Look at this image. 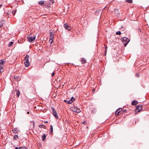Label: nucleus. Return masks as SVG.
Instances as JSON below:
<instances>
[{
	"label": "nucleus",
	"instance_id": "obj_1",
	"mask_svg": "<svg viewBox=\"0 0 149 149\" xmlns=\"http://www.w3.org/2000/svg\"><path fill=\"white\" fill-rule=\"evenodd\" d=\"M121 39L122 42L124 43V45L125 47L127 46L130 40L129 39L126 37L121 38Z\"/></svg>",
	"mask_w": 149,
	"mask_h": 149
},
{
	"label": "nucleus",
	"instance_id": "obj_2",
	"mask_svg": "<svg viewBox=\"0 0 149 149\" xmlns=\"http://www.w3.org/2000/svg\"><path fill=\"white\" fill-rule=\"evenodd\" d=\"M29 56L28 55H26L25 57V61L24 62V64L26 67H28L29 65Z\"/></svg>",
	"mask_w": 149,
	"mask_h": 149
},
{
	"label": "nucleus",
	"instance_id": "obj_3",
	"mask_svg": "<svg viewBox=\"0 0 149 149\" xmlns=\"http://www.w3.org/2000/svg\"><path fill=\"white\" fill-rule=\"evenodd\" d=\"M54 35V33H53L52 31L50 32L49 42L50 43H52L53 41Z\"/></svg>",
	"mask_w": 149,
	"mask_h": 149
},
{
	"label": "nucleus",
	"instance_id": "obj_4",
	"mask_svg": "<svg viewBox=\"0 0 149 149\" xmlns=\"http://www.w3.org/2000/svg\"><path fill=\"white\" fill-rule=\"evenodd\" d=\"M52 109L54 116L56 118L58 119V117L56 111L55 110L54 108L52 107Z\"/></svg>",
	"mask_w": 149,
	"mask_h": 149
},
{
	"label": "nucleus",
	"instance_id": "obj_5",
	"mask_svg": "<svg viewBox=\"0 0 149 149\" xmlns=\"http://www.w3.org/2000/svg\"><path fill=\"white\" fill-rule=\"evenodd\" d=\"M6 61L4 59L1 60V72H2L3 70V65L5 63Z\"/></svg>",
	"mask_w": 149,
	"mask_h": 149
},
{
	"label": "nucleus",
	"instance_id": "obj_6",
	"mask_svg": "<svg viewBox=\"0 0 149 149\" xmlns=\"http://www.w3.org/2000/svg\"><path fill=\"white\" fill-rule=\"evenodd\" d=\"M36 38V36H34L33 37H27V40L30 42L34 41Z\"/></svg>",
	"mask_w": 149,
	"mask_h": 149
},
{
	"label": "nucleus",
	"instance_id": "obj_7",
	"mask_svg": "<svg viewBox=\"0 0 149 149\" xmlns=\"http://www.w3.org/2000/svg\"><path fill=\"white\" fill-rule=\"evenodd\" d=\"M122 110V108H119L117 109L115 113L116 116H118L120 115L122 113L121 111Z\"/></svg>",
	"mask_w": 149,
	"mask_h": 149
},
{
	"label": "nucleus",
	"instance_id": "obj_8",
	"mask_svg": "<svg viewBox=\"0 0 149 149\" xmlns=\"http://www.w3.org/2000/svg\"><path fill=\"white\" fill-rule=\"evenodd\" d=\"M64 26L65 29L68 31H70L71 29V27L70 26H69L66 23H65L64 24Z\"/></svg>",
	"mask_w": 149,
	"mask_h": 149
},
{
	"label": "nucleus",
	"instance_id": "obj_9",
	"mask_svg": "<svg viewBox=\"0 0 149 149\" xmlns=\"http://www.w3.org/2000/svg\"><path fill=\"white\" fill-rule=\"evenodd\" d=\"M13 78L15 79L17 81H19L21 79V77L19 76L13 77Z\"/></svg>",
	"mask_w": 149,
	"mask_h": 149
},
{
	"label": "nucleus",
	"instance_id": "obj_10",
	"mask_svg": "<svg viewBox=\"0 0 149 149\" xmlns=\"http://www.w3.org/2000/svg\"><path fill=\"white\" fill-rule=\"evenodd\" d=\"M136 107L140 111H141L142 109V107L141 104L136 105Z\"/></svg>",
	"mask_w": 149,
	"mask_h": 149
},
{
	"label": "nucleus",
	"instance_id": "obj_11",
	"mask_svg": "<svg viewBox=\"0 0 149 149\" xmlns=\"http://www.w3.org/2000/svg\"><path fill=\"white\" fill-rule=\"evenodd\" d=\"M137 103L138 102L137 100H134L132 102L131 104L133 105H135L137 104Z\"/></svg>",
	"mask_w": 149,
	"mask_h": 149
},
{
	"label": "nucleus",
	"instance_id": "obj_12",
	"mask_svg": "<svg viewBox=\"0 0 149 149\" xmlns=\"http://www.w3.org/2000/svg\"><path fill=\"white\" fill-rule=\"evenodd\" d=\"M77 108V107H72L71 109L73 112L76 113Z\"/></svg>",
	"mask_w": 149,
	"mask_h": 149
},
{
	"label": "nucleus",
	"instance_id": "obj_13",
	"mask_svg": "<svg viewBox=\"0 0 149 149\" xmlns=\"http://www.w3.org/2000/svg\"><path fill=\"white\" fill-rule=\"evenodd\" d=\"M53 127L52 125L50 126V130L49 132V133L51 134H52L53 133Z\"/></svg>",
	"mask_w": 149,
	"mask_h": 149
},
{
	"label": "nucleus",
	"instance_id": "obj_14",
	"mask_svg": "<svg viewBox=\"0 0 149 149\" xmlns=\"http://www.w3.org/2000/svg\"><path fill=\"white\" fill-rule=\"evenodd\" d=\"M64 101L65 102H66L68 104H71L72 103L71 100H64Z\"/></svg>",
	"mask_w": 149,
	"mask_h": 149
},
{
	"label": "nucleus",
	"instance_id": "obj_15",
	"mask_svg": "<svg viewBox=\"0 0 149 149\" xmlns=\"http://www.w3.org/2000/svg\"><path fill=\"white\" fill-rule=\"evenodd\" d=\"M12 131L14 133H16L18 131V129L17 128H15L14 129L12 130Z\"/></svg>",
	"mask_w": 149,
	"mask_h": 149
},
{
	"label": "nucleus",
	"instance_id": "obj_16",
	"mask_svg": "<svg viewBox=\"0 0 149 149\" xmlns=\"http://www.w3.org/2000/svg\"><path fill=\"white\" fill-rule=\"evenodd\" d=\"M38 126L40 128H43L44 129H45L46 128V127L45 125H39Z\"/></svg>",
	"mask_w": 149,
	"mask_h": 149
},
{
	"label": "nucleus",
	"instance_id": "obj_17",
	"mask_svg": "<svg viewBox=\"0 0 149 149\" xmlns=\"http://www.w3.org/2000/svg\"><path fill=\"white\" fill-rule=\"evenodd\" d=\"M46 137V135L45 134H44L42 136V140L43 141H45V140Z\"/></svg>",
	"mask_w": 149,
	"mask_h": 149
},
{
	"label": "nucleus",
	"instance_id": "obj_18",
	"mask_svg": "<svg viewBox=\"0 0 149 149\" xmlns=\"http://www.w3.org/2000/svg\"><path fill=\"white\" fill-rule=\"evenodd\" d=\"M16 11L17 10H12V13L13 15V16L15 15Z\"/></svg>",
	"mask_w": 149,
	"mask_h": 149
},
{
	"label": "nucleus",
	"instance_id": "obj_19",
	"mask_svg": "<svg viewBox=\"0 0 149 149\" xmlns=\"http://www.w3.org/2000/svg\"><path fill=\"white\" fill-rule=\"evenodd\" d=\"M13 42H12V41L10 42H9V44L8 45V46L9 47H11V46H12V45H13Z\"/></svg>",
	"mask_w": 149,
	"mask_h": 149
},
{
	"label": "nucleus",
	"instance_id": "obj_20",
	"mask_svg": "<svg viewBox=\"0 0 149 149\" xmlns=\"http://www.w3.org/2000/svg\"><path fill=\"white\" fill-rule=\"evenodd\" d=\"M81 61L82 64H84L86 62V60L84 58H82Z\"/></svg>",
	"mask_w": 149,
	"mask_h": 149
},
{
	"label": "nucleus",
	"instance_id": "obj_21",
	"mask_svg": "<svg viewBox=\"0 0 149 149\" xmlns=\"http://www.w3.org/2000/svg\"><path fill=\"white\" fill-rule=\"evenodd\" d=\"M140 111L139 109L137 108H136V109L135 111V113L136 114L138 112H140Z\"/></svg>",
	"mask_w": 149,
	"mask_h": 149
},
{
	"label": "nucleus",
	"instance_id": "obj_22",
	"mask_svg": "<svg viewBox=\"0 0 149 149\" xmlns=\"http://www.w3.org/2000/svg\"><path fill=\"white\" fill-rule=\"evenodd\" d=\"M5 24V21H4L3 20L1 22V26H3V24Z\"/></svg>",
	"mask_w": 149,
	"mask_h": 149
},
{
	"label": "nucleus",
	"instance_id": "obj_23",
	"mask_svg": "<svg viewBox=\"0 0 149 149\" xmlns=\"http://www.w3.org/2000/svg\"><path fill=\"white\" fill-rule=\"evenodd\" d=\"M16 94L18 97H19V96L20 92L19 91H16Z\"/></svg>",
	"mask_w": 149,
	"mask_h": 149
},
{
	"label": "nucleus",
	"instance_id": "obj_24",
	"mask_svg": "<svg viewBox=\"0 0 149 149\" xmlns=\"http://www.w3.org/2000/svg\"><path fill=\"white\" fill-rule=\"evenodd\" d=\"M126 1L129 3H131L132 2V0H126Z\"/></svg>",
	"mask_w": 149,
	"mask_h": 149
},
{
	"label": "nucleus",
	"instance_id": "obj_25",
	"mask_svg": "<svg viewBox=\"0 0 149 149\" xmlns=\"http://www.w3.org/2000/svg\"><path fill=\"white\" fill-rule=\"evenodd\" d=\"M39 3L40 4L43 5L44 3V1H41L39 2Z\"/></svg>",
	"mask_w": 149,
	"mask_h": 149
},
{
	"label": "nucleus",
	"instance_id": "obj_26",
	"mask_svg": "<svg viewBox=\"0 0 149 149\" xmlns=\"http://www.w3.org/2000/svg\"><path fill=\"white\" fill-rule=\"evenodd\" d=\"M77 110L76 112V113H79L81 112V110L77 108Z\"/></svg>",
	"mask_w": 149,
	"mask_h": 149
},
{
	"label": "nucleus",
	"instance_id": "obj_27",
	"mask_svg": "<svg viewBox=\"0 0 149 149\" xmlns=\"http://www.w3.org/2000/svg\"><path fill=\"white\" fill-rule=\"evenodd\" d=\"M70 100H71V101L73 102L75 100V98L72 97L71 98Z\"/></svg>",
	"mask_w": 149,
	"mask_h": 149
},
{
	"label": "nucleus",
	"instance_id": "obj_28",
	"mask_svg": "<svg viewBox=\"0 0 149 149\" xmlns=\"http://www.w3.org/2000/svg\"><path fill=\"white\" fill-rule=\"evenodd\" d=\"M116 35H120L121 34V33L120 31H118L116 32Z\"/></svg>",
	"mask_w": 149,
	"mask_h": 149
},
{
	"label": "nucleus",
	"instance_id": "obj_29",
	"mask_svg": "<svg viewBox=\"0 0 149 149\" xmlns=\"http://www.w3.org/2000/svg\"><path fill=\"white\" fill-rule=\"evenodd\" d=\"M107 47L106 46L105 47V56L107 53Z\"/></svg>",
	"mask_w": 149,
	"mask_h": 149
},
{
	"label": "nucleus",
	"instance_id": "obj_30",
	"mask_svg": "<svg viewBox=\"0 0 149 149\" xmlns=\"http://www.w3.org/2000/svg\"><path fill=\"white\" fill-rule=\"evenodd\" d=\"M18 137V136L17 135H15L14 136V139L15 140H16Z\"/></svg>",
	"mask_w": 149,
	"mask_h": 149
},
{
	"label": "nucleus",
	"instance_id": "obj_31",
	"mask_svg": "<svg viewBox=\"0 0 149 149\" xmlns=\"http://www.w3.org/2000/svg\"><path fill=\"white\" fill-rule=\"evenodd\" d=\"M19 148V149H28L26 147H20Z\"/></svg>",
	"mask_w": 149,
	"mask_h": 149
},
{
	"label": "nucleus",
	"instance_id": "obj_32",
	"mask_svg": "<svg viewBox=\"0 0 149 149\" xmlns=\"http://www.w3.org/2000/svg\"><path fill=\"white\" fill-rule=\"evenodd\" d=\"M6 17H8V16L9 15V13H6Z\"/></svg>",
	"mask_w": 149,
	"mask_h": 149
},
{
	"label": "nucleus",
	"instance_id": "obj_33",
	"mask_svg": "<svg viewBox=\"0 0 149 149\" xmlns=\"http://www.w3.org/2000/svg\"><path fill=\"white\" fill-rule=\"evenodd\" d=\"M55 73L54 72H53L52 74V77H53Z\"/></svg>",
	"mask_w": 149,
	"mask_h": 149
},
{
	"label": "nucleus",
	"instance_id": "obj_34",
	"mask_svg": "<svg viewBox=\"0 0 149 149\" xmlns=\"http://www.w3.org/2000/svg\"><path fill=\"white\" fill-rule=\"evenodd\" d=\"M136 76L137 77H139V73H137L136 74Z\"/></svg>",
	"mask_w": 149,
	"mask_h": 149
},
{
	"label": "nucleus",
	"instance_id": "obj_35",
	"mask_svg": "<svg viewBox=\"0 0 149 149\" xmlns=\"http://www.w3.org/2000/svg\"><path fill=\"white\" fill-rule=\"evenodd\" d=\"M86 122L85 121H84V122H83L82 123V124H86Z\"/></svg>",
	"mask_w": 149,
	"mask_h": 149
},
{
	"label": "nucleus",
	"instance_id": "obj_36",
	"mask_svg": "<svg viewBox=\"0 0 149 149\" xmlns=\"http://www.w3.org/2000/svg\"><path fill=\"white\" fill-rule=\"evenodd\" d=\"M123 111L124 112H126L127 111V110L126 109H125L123 110Z\"/></svg>",
	"mask_w": 149,
	"mask_h": 149
},
{
	"label": "nucleus",
	"instance_id": "obj_37",
	"mask_svg": "<svg viewBox=\"0 0 149 149\" xmlns=\"http://www.w3.org/2000/svg\"><path fill=\"white\" fill-rule=\"evenodd\" d=\"M44 123L46 124L48 123V121H44Z\"/></svg>",
	"mask_w": 149,
	"mask_h": 149
},
{
	"label": "nucleus",
	"instance_id": "obj_38",
	"mask_svg": "<svg viewBox=\"0 0 149 149\" xmlns=\"http://www.w3.org/2000/svg\"><path fill=\"white\" fill-rule=\"evenodd\" d=\"M15 149H19V148H18L17 147H16Z\"/></svg>",
	"mask_w": 149,
	"mask_h": 149
},
{
	"label": "nucleus",
	"instance_id": "obj_39",
	"mask_svg": "<svg viewBox=\"0 0 149 149\" xmlns=\"http://www.w3.org/2000/svg\"><path fill=\"white\" fill-rule=\"evenodd\" d=\"M92 91H93V92L94 91H95V89H93Z\"/></svg>",
	"mask_w": 149,
	"mask_h": 149
},
{
	"label": "nucleus",
	"instance_id": "obj_40",
	"mask_svg": "<svg viewBox=\"0 0 149 149\" xmlns=\"http://www.w3.org/2000/svg\"><path fill=\"white\" fill-rule=\"evenodd\" d=\"M27 113L28 114H29V112L28 111L27 112Z\"/></svg>",
	"mask_w": 149,
	"mask_h": 149
},
{
	"label": "nucleus",
	"instance_id": "obj_41",
	"mask_svg": "<svg viewBox=\"0 0 149 149\" xmlns=\"http://www.w3.org/2000/svg\"><path fill=\"white\" fill-rule=\"evenodd\" d=\"M51 3H52V4L53 3H54V1H52V2H51Z\"/></svg>",
	"mask_w": 149,
	"mask_h": 149
},
{
	"label": "nucleus",
	"instance_id": "obj_42",
	"mask_svg": "<svg viewBox=\"0 0 149 149\" xmlns=\"http://www.w3.org/2000/svg\"><path fill=\"white\" fill-rule=\"evenodd\" d=\"M1 6H2V5L1 4V5H0L1 7Z\"/></svg>",
	"mask_w": 149,
	"mask_h": 149
},
{
	"label": "nucleus",
	"instance_id": "obj_43",
	"mask_svg": "<svg viewBox=\"0 0 149 149\" xmlns=\"http://www.w3.org/2000/svg\"><path fill=\"white\" fill-rule=\"evenodd\" d=\"M4 33V32H1V33Z\"/></svg>",
	"mask_w": 149,
	"mask_h": 149
},
{
	"label": "nucleus",
	"instance_id": "obj_44",
	"mask_svg": "<svg viewBox=\"0 0 149 149\" xmlns=\"http://www.w3.org/2000/svg\"><path fill=\"white\" fill-rule=\"evenodd\" d=\"M116 10H118V9H116Z\"/></svg>",
	"mask_w": 149,
	"mask_h": 149
},
{
	"label": "nucleus",
	"instance_id": "obj_45",
	"mask_svg": "<svg viewBox=\"0 0 149 149\" xmlns=\"http://www.w3.org/2000/svg\"><path fill=\"white\" fill-rule=\"evenodd\" d=\"M78 1H80V0H77Z\"/></svg>",
	"mask_w": 149,
	"mask_h": 149
}]
</instances>
